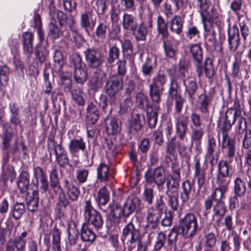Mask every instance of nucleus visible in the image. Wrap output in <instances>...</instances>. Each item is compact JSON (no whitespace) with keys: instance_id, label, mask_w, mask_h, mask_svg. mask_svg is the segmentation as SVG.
Returning a JSON list of instances; mask_svg holds the SVG:
<instances>
[{"instance_id":"obj_1","label":"nucleus","mask_w":251,"mask_h":251,"mask_svg":"<svg viewBox=\"0 0 251 251\" xmlns=\"http://www.w3.org/2000/svg\"><path fill=\"white\" fill-rule=\"evenodd\" d=\"M197 218L193 213H188L184 217L180 218L178 226L173 227L169 235V242L172 244L176 240L177 234H181L185 238L194 236L200 230Z\"/></svg>"},{"instance_id":"obj_2","label":"nucleus","mask_w":251,"mask_h":251,"mask_svg":"<svg viewBox=\"0 0 251 251\" xmlns=\"http://www.w3.org/2000/svg\"><path fill=\"white\" fill-rule=\"evenodd\" d=\"M225 195L212 194L204 201V207L206 211L210 209L213 205L212 221H215L218 225L226 212L225 202L222 201Z\"/></svg>"},{"instance_id":"obj_3","label":"nucleus","mask_w":251,"mask_h":251,"mask_svg":"<svg viewBox=\"0 0 251 251\" xmlns=\"http://www.w3.org/2000/svg\"><path fill=\"white\" fill-rule=\"evenodd\" d=\"M218 172L216 176L218 187L212 194L225 195L228 190L230 177L229 176V166L226 160H221L218 164Z\"/></svg>"},{"instance_id":"obj_4","label":"nucleus","mask_w":251,"mask_h":251,"mask_svg":"<svg viewBox=\"0 0 251 251\" xmlns=\"http://www.w3.org/2000/svg\"><path fill=\"white\" fill-rule=\"evenodd\" d=\"M123 78L121 76L110 75L104 86L105 93L110 98V102L115 103L117 94L123 88Z\"/></svg>"},{"instance_id":"obj_5","label":"nucleus","mask_w":251,"mask_h":251,"mask_svg":"<svg viewBox=\"0 0 251 251\" xmlns=\"http://www.w3.org/2000/svg\"><path fill=\"white\" fill-rule=\"evenodd\" d=\"M158 30L162 35L161 40L166 55L170 58L173 57L175 55L176 51L169 38L167 24L161 17H158Z\"/></svg>"},{"instance_id":"obj_6","label":"nucleus","mask_w":251,"mask_h":251,"mask_svg":"<svg viewBox=\"0 0 251 251\" xmlns=\"http://www.w3.org/2000/svg\"><path fill=\"white\" fill-rule=\"evenodd\" d=\"M120 31V28H110L109 22L106 21L100 22L97 25L94 32L96 37L97 38L96 41L103 42L106 38L107 31L110 39H116Z\"/></svg>"},{"instance_id":"obj_7","label":"nucleus","mask_w":251,"mask_h":251,"mask_svg":"<svg viewBox=\"0 0 251 251\" xmlns=\"http://www.w3.org/2000/svg\"><path fill=\"white\" fill-rule=\"evenodd\" d=\"M84 54L86 63L90 68L97 69L100 67L104 62L101 51L98 48H87L84 51Z\"/></svg>"},{"instance_id":"obj_8","label":"nucleus","mask_w":251,"mask_h":251,"mask_svg":"<svg viewBox=\"0 0 251 251\" xmlns=\"http://www.w3.org/2000/svg\"><path fill=\"white\" fill-rule=\"evenodd\" d=\"M142 236L139 228L136 227L132 222L125 226L123 229L121 240L124 242L126 238L129 239V248L132 249L135 246V243Z\"/></svg>"},{"instance_id":"obj_9","label":"nucleus","mask_w":251,"mask_h":251,"mask_svg":"<svg viewBox=\"0 0 251 251\" xmlns=\"http://www.w3.org/2000/svg\"><path fill=\"white\" fill-rule=\"evenodd\" d=\"M201 17L205 31L212 32V34L215 39V32L212 30V24L214 23L218 26V28H221L222 25L218 14L215 10L211 8L205 14H203Z\"/></svg>"},{"instance_id":"obj_10","label":"nucleus","mask_w":251,"mask_h":251,"mask_svg":"<svg viewBox=\"0 0 251 251\" xmlns=\"http://www.w3.org/2000/svg\"><path fill=\"white\" fill-rule=\"evenodd\" d=\"M27 233L25 231L17 238L10 239L6 244L5 251H25L26 244L25 237Z\"/></svg>"},{"instance_id":"obj_11","label":"nucleus","mask_w":251,"mask_h":251,"mask_svg":"<svg viewBox=\"0 0 251 251\" xmlns=\"http://www.w3.org/2000/svg\"><path fill=\"white\" fill-rule=\"evenodd\" d=\"M190 53L194 59V62L196 67V71L198 76L200 77L203 73L201 65L202 60V51L200 45H192L190 47Z\"/></svg>"},{"instance_id":"obj_12","label":"nucleus","mask_w":251,"mask_h":251,"mask_svg":"<svg viewBox=\"0 0 251 251\" xmlns=\"http://www.w3.org/2000/svg\"><path fill=\"white\" fill-rule=\"evenodd\" d=\"M50 14L53 20H55L54 18L56 16L60 26L67 25L72 31L76 32V30L73 29V25L75 24V18L73 16L70 15L68 17L67 15L62 11L57 10L56 12L54 9L53 10L50 9Z\"/></svg>"},{"instance_id":"obj_13","label":"nucleus","mask_w":251,"mask_h":251,"mask_svg":"<svg viewBox=\"0 0 251 251\" xmlns=\"http://www.w3.org/2000/svg\"><path fill=\"white\" fill-rule=\"evenodd\" d=\"M48 151L50 155L54 152L55 154V158L67 154L66 151L61 145V142L57 144L55 142L54 137L53 135L50 136L47 141Z\"/></svg>"},{"instance_id":"obj_14","label":"nucleus","mask_w":251,"mask_h":251,"mask_svg":"<svg viewBox=\"0 0 251 251\" xmlns=\"http://www.w3.org/2000/svg\"><path fill=\"white\" fill-rule=\"evenodd\" d=\"M88 222L91 224L98 232L102 236H105L106 234H103L100 230L103 226V220L100 212L97 210L93 211V213L90 215V217H86Z\"/></svg>"},{"instance_id":"obj_15","label":"nucleus","mask_w":251,"mask_h":251,"mask_svg":"<svg viewBox=\"0 0 251 251\" xmlns=\"http://www.w3.org/2000/svg\"><path fill=\"white\" fill-rule=\"evenodd\" d=\"M110 199V193L106 186L100 188L97 193L96 198V201L100 209L105 212L106 209L104 208L105 205L109 201Z\"/></svg>"},{"instance_id":"obj_16","label":"nucleus","mask_w":251,"mask_h":251,"mask_svg":"<svg viewBox=\"0 0 251 251\" xmlns=\"http://www.w3.org/2000/svg\"><path fill=\"white\" fill-rule=\"evenodd\" d=\"M139 202V200L136 198L127 199L121 211L123 217L127 218L132 214L138 207Z\"/></svg>"},{"instance_id":"obj_17","label":"nucleus","mask_w":251,"mask_h":251,"mask_svg":"<svg viewBox=\"0 0 251 251\" xmlns=\"http://www.w3.org/2000/svg\"><path fill=\"white\" fill-rule=\"evenodd\" d=\"M228 43L230 51H235L240 44L239 32L237 28H232L228 31Z\"/></svg>"},{"instance_id":"obj_18","label":"nucleus","mask_w":251,"mask_h":251,"mask_svg":"<svg viewBox=\"0 0 251 251\" xmlns=\"http://www.w3.org/2000/svg\"><path fill=\"white\" fill-rule=\"evenodd\" d=\"M39 193L38 190H33L31 193L26 194V201L27 209L31 212L36 211L39 204Z\"/></svg>"},{"instance_id":"obj_19","label":"nucleus","mask_w":251,"mask_h":251,"mask_svg":"<svg viewBox=\"0 0 251 251\" xmlns=\"http://www.w3.org/2000/svg\"><path fill=\"white\" fill-rule=\"evenodd\" d=\"M33 34L26 32L22 34L24 53L29 58L33 52Z\"/></svg>"},{"instance_id":"obj_20","label":"nucleus","mask_w":251,"mask_h":251,"mask_svg":"<svg viewBox=\"0 0 251 251\" xmlns=\"http://www.w3.org/2000/svg\"><path fill=\"white\" fill-rule=\"evenodd\" d=\"M71 154H75L79 151L84 152L86 149V143L81 138L71 140L68 147Z\"/></svg>"},{"instance_id":"obj_21","label":"nucleus","mask_w":251,"mask_h":251,"mask_svg":"<svg viewBox=\"0 0 251 251\" xmlns=\"http://www.w3.org/2000/svg\"><path fill=\"white\" fill-rule=\"evenodd\" d=\"M10 111L9 121L11 124L17 126L21 124L20 108L16 102H11L9 104Z\"/></svg>"},{"instance_id":"obj_22","label":"nucleus","mask_w":251,"mask_h":251,"mask_svg":"<svg viewBox=\"0 0 251 251\" xmlns=\"http://www.w3.org/2000/svg\"><path fill=\"white\" fill-rule=\"evenodd\" d=\"M222 148L223 151L226 152L227 157L231 160L235 155L236 148L234 141L230 138L222 139Z\"/></svg>"},{"instance_id":"obj_23","label":"nucleus","mask_w":251,"mask_h":251,"mask_svg":"<svg viewBox=\"0 0 251 251\" xmlns=\"http://www.w3.org/2000/svg\"><path fill=\"white\" fill-rule=\"evenodd\" d=\"M195 159V176L197 179L199 190H200L205 184L206 175L204 169L201 167L200 160L196 158Z\"/></svg>"},{"instance_id":"obj_24","label":"nucleus","mask_w":251,"mask_h":251,"mask_svg":"<svg viewBox=\"0 0 251 251\" xmlns=\"http://www.w3.org/2000/svg\"><path fill=\"white\" fill-rule=\"evenodd\" d=\"M105 74L104 72L96 73L89 80V86L92 90L97 92L102 88Z\"/></svg>"},{"instance_id":"obj_25","label":"nucleus","mask_w":251,"mask_h":251,"mask_svg":"<svg viewBox=\"0 0 251 251\" xmlns=\"http://www.w3.org/2000/svg\"><path fill=\"white\" fill-rule=\"evenodd\" d=\"M122 122L120 119L112 117L105 126V130L109 135H116L121 131Z\"/></svg>"},{"instance_id":"obj_26","label":"nucleus","mask_w":251,"mask_h":251,"mask_svg":"<svg viewBox=\"0 0 251 251\" xmlns=\"http://www.w3.org/2000/svg\"><path fill=\"white\" fill-rule=\"evenodd\" d=\"M247 191L246 182L244 178L237 177L234 180V193L239 198L243 197Z\"/></svg>"},{"instance_id":"obj_27","label":"nucleus","mask_w":251,"mask_h":251,"mask_svg":"<svg viewBox=\"0 0 251 251\" xmlns=\"http://www.w3.org/2000/svg\"><path fill=\"white\" fill-rule=\"evenodd\" d=\"M122 25L126 30L134 31L137 27L136 18L131 14L124 13L123 15Z\"/></svg>"},{"instance_id":"obj_28","label":"nucleus","mask_w":251,"mask_h":251,"mask_svg":"<svg viewBox=\"0 0 251 251\" xmlns=\"http://www.w3.org/2000/svg\"><path fill=\"white\" fill-rule=\"evenodd\" d=\"M29 175L25 171H23L19 175L17 184V186L22 193L26 192L29 186Z\"/></svg>"},{"instance_id":"obj_29","label":"nucleus","mask_w":251,"mask_h":251,"mask_svg":"<svg viewBox=\"0 0 251 251\" xmlns=\"http://www.w3.org/2000/svg\"><path fill=\"white\" fill-rule=\"evenodd\" d=\"M188 117L185 115H180L176 122V132L180 139H183L187 129Z\"/></svg>"},{"instance_id":"obj_30","label":"nucleus","mask_w":251,"mask_h":251,"mask_svg":"<svg viewBox=\"0 0 251 251\" xmlns=\"http://www.w3.org/2000/svg\"><path fill=\"white\" fill-rule=\"evenodd\" d=\"M25 212V206L24 202L16 201L11 207L10 214L15 220L20 219Z\"/></svg>"},{"instance_id":"obj_31","label":"nucleus","mask_w":251,"mask_h":251,"mask_svg":"<svg viewBox=\"0 0 251 251\" xmlns=\"http://www.w3.org/2000/svg\"><path fill=\"white\" fill-rule=\"evenodd\" d=\"M67 231L70 244L71 245H75L79 238V231L75 222L68 223Z\"/></svg>"},{"instance_id":"obj_32","label":"nucleus","mask_w":251,"mask_h":251,"mask_svg":"<svg viewBox=\"0 0 251 251\" xmlns=\"http://www.w3.org/2000/svg\"><path fill=\"white\" fill-rule=\"evenodd\" d=\"M158 209L161 213L159 214L160 218H162L161 225L163 226H170L171 224L172 220L169 217L167 216L166 208L162 200V196H160V202L158 201Z\"/></svg>"},{"instance_id":"obj_33","label":"nucleus","mask_w":251,"mask_h":251,"mask_svg":"<svg viewBox=\"0 0 251 251\" xmlns=\"http://www.w3.org/2000/svg\"><path fill=\"white\" fill-rule=\"evenodd\" d=\"M192 188V184L189 180H185L182 184V191L180 193V198L182 203L187 202L190 198V195Z\"/></svg>"},{"instance_id":"obj_34","label":"nucleus","mask_w":251,"mask_h":251,"mask_svg":"<svg viewBox=\"0 0 251 251\" xmlns=\"http://www.w3.org/2000/svg\"><path fill=\"white\" fill-rule=\"evenodd\" d=\"M97 178L101 182H106L109 177V169L107 165L101 162L97 168Z\"/></svg>"},{"instance_id":"obj_35","label":"nucleus","mask_w":251,"mask_h":251,"mask_svg":"<svg viewBox=\"0 0 251 251\" xmlns=\"http://www.w3.org/2000/svg\"><path fill=\"white\" fill-rule=\"evenodd\" d=\"M81 239L84 242H93L96 238V234L91 229L84 223L81 229Z\"/></svg>"},{"instance_id":"obj_36","label":"nucleus","mask_w":251,"mask_h":251,"mask_svg":"<svg viewBox=\"0 0 251 251\" xmlns=\"http://www.w3.org/2000/svg\"><path fill=\"white\" fill-rule=\"evenodd\" d=\"M183 83L189 97L193 99L198 88L196 81L192 77H188L183 80Z\"/></svg>"},{"instance_id":"obj_37","label":"nucleus","mask_w":251,"mask_h":251,"mask_svg":"<svg viewBox=\"0 0 251 251\" xmlns=\"http://www.w3.org/2000/svg\"><path fill=\"white\" fill-rule=\"evenodd\" d=\"M212 101V97L210 95L205 93L201 94L199 97V102L200 104L199 109L201 113H207L208 112V106Z\"/></svg>"},{"instance_id":"obj_38","label":"nucleus","mask_w":251,"mask_h":251,"mask_svg":"<svg viewBox=\"0 0 251 251\" xmlns=\"http://www.w3.org/2000/svg\"><path fill=\"white\" fill-rule=\"evenodd\" d=\"M54 65L53 69L56 73H61L63 66V57L61 51H55L53 56Z\"/></svg>"},{"instance_id":"obj_39","label":"nucleus","mask_w":251,"mask_h":251,"mask_svg":"<svg viewBox=\"0 0 251 251\" xmlns=\"http://www.w3.org/2000/svg\"><path fill=\"white\" fill-rule=\"evenodd\" d=\"M51 99L54 105H57L59 108H65V100L63 95L60 93L58 89L52 91Z\"/></svg>"},{"instance_id":"obj_40","label":"nucleus","mask_w":251,"mask_h":251,"mask_svg":"<svg viewBox=\"0 0 251 251\" xmlns=\"http://www.w3.org/2000/svg\"><path fill=\"white\" fill-rule=\"evenodd\" d=\"M16 177V173L12 166L9 165L4 170L1 175V179L6 183L8 181L12 183Z\"/></svg>"},{"instance_id":"obj_41","label":"nucleus","mask_w":251,"mask_h":251,"mask_svg":"<svg viewBox=\"0 0 251 251\" xmlns=\"http://www.w3.org/2000/svg\"><path fill=\"white\" fill-rule=\"evenodd\" d=\"M209 228H206L204 230L205 234V242L204 246L209 249L213 248L216 245L217 242V238L216 235L211 232H209Z\"/></svg>"},{"instance_id":"obj_42","label":"nucleus","mask_w":251,"mask_h":251,"mask_svg":"<svg viewBox=\"0 0 251 251\" xmlns=\"http://www.w3.org/2000/svg\"><path fill=\"white\" fill-rule=\"evenodd\" d=\"M236 104L235 103L236 110L231 108L227 110L225 114V121L231 125L235 123L236 118L239 119V117H241L239 114L240 111L238 112L237 111V107L236 106Z\"/></svg>"},{"instance_id":"obj_43","label":"nucleus","mask_w":251,"mask_h":251,"mask_svg":"<svg viewBox=\"0 0 251 251\" xmlns=\"http://www.w3.org/2000/svg\"><path fill=\"white\" fill-rule=\"evenodd\" d=\"M0 137L2 139V149L3 151H7L10 148V142L13 137V133L5 129Z\"/></svg>"},{"instance_id":"obj_44","label":"nucleus","mask_w":251,"mask_h":251,"mask_svg":"<svg viewBox=\"0 0 251 251\" xmlns=\"http://www.w3.org/2000/svg\"><path fill=\"white\" fill-rule=\"evenodd\" d=\"M72 99L78 105L83 106L85 104V100L83 99L84 93L80 88H75L71 91Z\"/></svg>"},{"instance_id":"obj_45","label":"nucleus","mask_w":251,"mask_h":251,"mask_svg":"<svg viewBox=\"0 0 251 251\" xmlns=\"http://www.w3.org/2000/svg\"><path fill=\"white\" fill-rule=\"evenodd\" d=\"M150 112L151 116L148 118V123L151 128H154L157 123V108L155 104L151 105L148 108V113Z\"/></svg>"},{"instance_id":"obj_46","label":"nucleus","mask_w":251,"mask_h":251,"mask_svg":"<svg viewBox=\"0 0 251 251\" xmlns=\"http://www.w3.org/2000/svg\"><path fill=\"white\" fill-rule=\"evenodd\" d=\"M9 73V69L3 62H0V83L1 85L6 84Z\"/></svg>"},{"instance_id":"obj_47","label":"nucleus","mask_w":251,"mask_h":251,"mask_svg":"<svg viewBox=\"0 0 251 251\" xmlns=\"http://www.w3.org/2000/svg\"><path fill=\"white\" fill-rule=\"evenodd\" d=\"M133 34L137 41H143L146 39L148 33V30L145 26L144 23H142L139 26L138 29L133 31Z\"/></svg>"},{"instance_id":"obj_48","label":"nucleus","mask_w":251,"mask_h":251,"mask_svg":"<svg viewBox=\"0 0 251 251\" xmlns=\"http://www.w3.org/2000/svg\"><path fill=\"white\" fill-rule=\"evenodd\" d=\"M171 30L179 34L182 31L183 21L179 16H175L171 22Z\"/></svg>"},{"instance_id":"obj_49","label":"nucleus","mask_w":251,"mask_h":251,"mask_svg":"<svg viewBox=\"0 0 251 251\" xmlns=\"http://www.w3.org/2000/svg\"><path fill=\"white\" fill-rule=\"evenodd\" d=\"M236 132L238 137L241 138L242 135L246 132H248L247 130V121L245 118L243 117H239V119L237 124Z\"/></svg>"},{"instance_id":"obj_50","label":"nucleus","mask_w":251,"mask_h":251,"mask_svg":"<svg viewBox=\"0 0 251 251\" xmlns=\"http://www.w3.org/2000/svg\"><path fill=\"white\" fill-rule=\"evenodd\" d=\"M141 118L144 117L139 114H133L130 120V126L136 131L140 130L142 126Z\"/></svg>"},{"instance_id":"obj_51","label":"nucleus","mask_w":251,"mask_h":251,"mask_svg":"<svg viewBox=\"0 0 251 251\" xmlns=\"http://www.w3.org/2000/svg\"><path fill=\"white\" fill-rule=\"evenodd\" d=\"M147 220L149 227L155 229L157 227V216L156 210L150 209L148 214Z\"/></svg>"},{"instance_id":"obj_52","label":"nucleus","mask_w":251,"mask_h":251,"mask_svg":"<svg viewBox=\"0 0 251 251\" xmlns=\"http://www.w3.org/2000/svg\"><path fill=\"white\" fill-rule=\"evenodd\" d=\"M74 76L78 83H84L87 78V73L82 68L74 69Z\"/></svg>"},{"instance_id":"obj_53","label":"nucleus","mask_w":251,"mask_h":251,"mask_svg":"<svg viewBox=\"0 0 251 251\" xmlns=\"http://www.w3.org/2000/svg\"><path fill=\"white\" fill-rule=\"evenodd\" d=\"M109 3V0H96V11L98 15H104Z\"/></svg>"},{"instance_id":"obj_54","label":"nucleus","mask_w":251,"mask_h":251,"mask_svg":"<svg viewBox=\"0 0 251 251\" xmlns=\"http://www.w3.org/2000/svg\"><path fill=\"white\" fill-rule=\"evenodd\" d=\"M80 192L78 188L74 185H69L67 191V195L72 201H76L78 200Z\"/></svg>"},{"instance_id":"obj_55","label":"nucleus","mask_w":251,"mask_h":251,"mask_svg":"<svg viewBox=\"0 0 251 251\" xmlns=\"http://www.w3.org/2000/svg\"><path fill=\"white\" fill-rule=\"evenodd\" d=\"M120 55L119 49L116 46H113L110 48L108 57L107 62L109 64L113 63L115 60L118 59Z\"/></svg>"},{"instance_id":"obj_56","label":"nucleus","mask_w":251,"mask_h":251,"mask_svg":"<svg viewBox=\"0 0 251 251\" xmlns=\"http://www.w3.org/2000/svg\"><path fill=\"white\" fill-rule=\"evenodd\" d=\"M49 29L50 34L53 39H58L62 35L63 32L62 30L52 22L49 24Z\"/></svg>"},{"instance_id":"obj_57","label":"nucleus","mask_w":251,"mask_h":251,"mask_svg":"<svg viewBox=\"0 0 251 251\" xmlns=\"http://www.w3.org/2000/svg\"><path fill=\"white\" fill-rule=\"evenodd\" d=\"M80 25L82 28L85 29V31L87 35H89L90 32L88 29V28L90 25V21L89 15L87 12H84L81 14Z\"/></svg>"},{"instance_id":"obj_58","label":"nucleus","mask_w":251,"mask_h":251,"mask_svg":"<svg viewBox=\"0 0 251 251\" xmlns=\"http://www.w3.org/2000/svg\"><path fill=\"white\" fill-rule=\"evenodd\" d=\"M205 76L209 78H212L214 74L215 71L213 69L212 62L210 59H207L205 61L204 68Z\"/></svg>"},{"instance_id":"obj_59","label":"nucleus","mask_w":251,"mask_h":251,"mask_svg":"<svg viewBox=\"0 0 251 251\" xmlns=\"http://www.w3.org/2000/svg\"><path fill=\"white\" fill-rule=\"evenodd\" d=\"M48 54V51L45 47L39 46L36 48V56L41 63L45 62Z\"/></svg>"},{"instance_id":"obj_60","label":"nucleus","mask_w":251,"mask_h":251,"mask_svg":"<svg viewBox=\"0 0 251 251\" xmlns=\"http://www.w3.org/2000/svg\"><path fill=\"white\" fill-rule=\"evenodd\" d=\"M52 243L54 248L60 251V233L57 228H54L52 232Z\"/></svg>"},{"instance_id":"obj_61","label":"nucleus","mask_w":251,"mask_h":251,"mask_svg":"<svg viewBox=\"0 0 251 251\" xmlns=\"http://www.w3.org/2000/svg\"><path fill=\"white\" fill-rule=\"evenodd\" d=\"M117 74L113 75H112L121 76L123 78L126 73V61L125 60H119L117 62Z\"/></svg>"},{"instance_id":"obj_62","label":"nucleus","mask_w":251,"mask_h":251,"mask_svg":"<svg viewBox=\"0 0 251 251\" xmlns=\"http://www.w3.org/2000/svg\"><path fill=\"white\" fill-rule=\"evenodd\" d=\"M132 106V102L131 100L129 98L126 99L123 102L121 103L120 112L121 114L128 112L131 110Z\"/></svg>"},{"instance_id":"obj_63","label":"nucleus","mask_w":251,"mask_h":251,"mask_svg":"<svg viewBox=\"0 0 251 251\" xmlns=\"http://www.w3.org/2000/svg\"><path fill=\"white\" fill-rule=\"evenodd\" d=\"M76 173V179L79 183H83L86 181L89 174L88 170H78Z\"/></svg>"},{"instance_id":"obj_64","label":"nucleus","mask_w":251,"mask_h":251,"mask_svg":"<svg viewBox=\"0 0 251 251\" xmlns=\"http://www.w3.org/2000/svg\"><path fill=\"white\" fill-rule=\"evenodd\" d=\"M199 3L200 12L201 16L210 10V1L209 0H198Z\"/></svg>"}]
</instances>
